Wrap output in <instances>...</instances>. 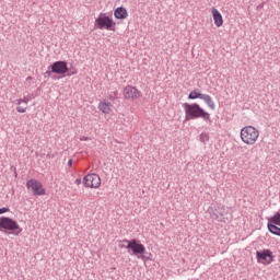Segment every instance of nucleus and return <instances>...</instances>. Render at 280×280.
<instances>
[{"label": "nucleus", "mask_w": 280, "mask_h": 280, "mask_svg": "<svg viewBox=\"0 0 280 280\" xmlns=\"http://www.w3.org/2000/svg\"><path fill=\"white\" fill-rule=\"evenodd\" d=\"M114 95L117 97V92H115Z\"/></svg>", "instance_id": "c756f323"}, {"label": "nucleus", "mask_w": 280, "mask_h": 280, "mask_svg": "<svg viewBox=\"0 0 280 280\" xmlns=\"http://www.w3.org/2000/svg\"><path fill=\"white\" fill-rule=\"evenodd\" d=\"M212 15L214 25H217L218 27H222V25L224 24V20L222 19V14L220 13V11H218V9H212Z\"/></svg>", "instance_id": "9b49d317"}, {"label": "nucleus", "mask_w": 280, "mask_h": 280, "mask_svg": "<svg viewBox=\"0 0 280 280\" xmlns=\"http://www.w3.org/2000/svg\"><path fill=\"white\" fill-rule=\"evenodd\" d=\"M269 222H271V224L280 226V212H276L275 215L269 219Z\"/></svg>", "instance_id": "f3484780"}, {"label": "nucleus", "mask_w": 280, "mask_h": 280, "mask_svg": "<svg viewBox=\"0 0 280 280\" xmlns=\"http://www.w3.org/2000/svg\"><path fill=\"white\" fill-rule=\"evenodd\" d=\"M81 141H89V137H82Z\"/></svg>", "instance_id": "cd10ccee"}, {"label": "nucleus", "mask_w": 280, "mask_h": 280, "mask_svg": "<svg viewBox=\"0 0 280 280\" xmlns=\"http://www.w3.org/2000/svg\"><path fill=\"white\" fill-rule=\"evenodd\" d=\"M124 95L126 100H139V97H141V92L136 88L128 85L124 89Z\"/></svg>", "instance_id": "9d476101"}, {"label": "nucleus", "mask_w": 280, "mask_h": 280, "mask_svg": "<svg viewBox=\"0 0 280 280\" xmlns=\"http://www.w3.org/2000/svg\"><path fill=\"white\" fill-rule=\"evenodd\" d=\"M95 27H97V30H110L114 32L115 23L106 13H101L95 20Z\"/></svg>", "instance_id": "39448f33"}, {"label": "nucleus", "mask_w": 280, "mask_h": 280, "mask_svg": "<svg viewBox=\"0 0 280 280\" xmlns=\"http://www.w3.org/2000/svg\"><path fill=\"white\" fill-rule=\"evenodd\" d=\"M240 137L245 145H255L259 139V130L253 126H245L241 129Z\"/></svg>", "instance_id": "f03ea898"}, {"label": "nucleus", "mask_w": 280, "mask_h": 280, "mask_svg": "<svg viewBox=\"0 0 280 280\" xmlns=\"http://www.w3.org/2000/svg\"><path fill=\"white\" fill-rule=\"evenodd\" d=\"M183 108L185 110L186 115V121H189L191 119H203V121H207L208 124H211V114L207 113L200 105L198 104H189L184 103Z\"/></svg>", "instance_id": "f257e3e1"}, {"label": "nucleus", "mask_w": 280, "mask_h": 280, "mask_svg": "<svg viewBox=\"0 0 280 280\" xmlns=\"http://www.w3.org/2000/svg\"><path fill=\"white\" fill-rule=\"evenodd\" d=\"M267 228L270 233H272L273 235H278V237H280V228L277 226V224L268 223Z\"/></svg>", "instance_id": "2eb2a0df"}, {"label": "nucleus", "mask_w": 280, "mask_h": 280, "mask_svg": "<svg viewBox=\"0 0 280 280\" xmlns=\"http://www.w3.org/2000/svg\"><path fill=\"white\" fill-rule=\"evenodd\" d=\"M68 165H69V167H71V165H73V160H69Z\"/></svg>", "instance_id": "bb28decb"}, {"label": "nucleus", "mask_w": 280, "mask_h": 280, "mask_svg": "<svg viewBox=\"0 0 280 280\" xmlns=\"http://www.w3.org/2000/svg\"><path fill=\"white\" fill-rule=\"evenodd\" d=\"M205 94L198 93L196 90L191 91L188 95V100H202Z\"/></svg>", "instance_id": "dca6fc26"}, {"label": "nucleus", "mask_w": 280, "mask_h": 280, "mask_svg": "<svg viewBox=\"0 0 280 280\" xmlns=\"http://www.w3.org/2000/svg\"><path fill=\"white\" fill-rule=\"evenodd\" d=\"M78 73V71H71L70 73H68V75H75Z\"/></svg>", "instance_id": "393cba45"}, {"label": "nucleus", "mask_w": 280, "mask_h": 280, "mask_svg": "<svg viewBox=\"0 0 280 280\" xmlns=\"http://www.w3.org/2000/svg\"><path fill=\"white\" fill-rule=\"evenodd\" d=\"M16 104L20 106V104H23V98H20L16 101Z\"/></svg>", "instance_id": "a878e982"}, {"label": "nucleus", "mask_w": 280, "mask_h": 280, "mask_svg": "<svg viewBox=\"0 0 280 280\" xmlns=\"http://www.w3.org/2000/svg\"><path fill=\"white\" fill-rule=\"evenodd\" d=\"M264 3H260L258 7H257V10H260L261 8H264Z\"/></svg>", "instance_id": "c85d7f7f"}, {"label": "nucleus", "mask_w": 280, "mask_h": 280, "mask_svg": "<svg viewBox=\"0 0 280 280\" xmlns=\"http://www.w3.org/2000/svg\"><path fill=\"white\" fill-rule=\"evenodd\" d=\"M9 209L8 208H0V215L2 213H8Z\"/></svg>", "instance_id": "4be33fe9"}, {"label": "nucleus", "mask_w": 280, "mask_h": 280, "mask_svg": "<svg viewBox=\"0 0 280 280\" xmlns=\"http://www.w3.org/2000/svg\"><path fill=\"white\" fill-rule=\"evenodd\" d=\"M199 139L201 143H207L209 141V133H201Z\"/></svg>", "instance_id": "a211bd4d"}, {"label": "nucleus", "mask_w": 280, "mask_h": 280, "mask_svg": "<svg viewBox=\"0 0 280 280\" xmlns=\"http://www.w3.org/2000/svg\"><path fill=\"white\" fill-rule=\"evenodd\" d=\"M98 110H102L104 113V115H108L110 113V103H108L106 101H102L98 104Z\"/></svg>", "instance_id": "4468645a"}, {"label": "nucleus", "mask_w": 280, "mask_h": 280, "mask_svg": "<svg viewBox=\"0 0 280 280\" xmlns=\"http://www.w3.org/2000/svg\"><path fill=\"white\" fill-rule=\"evenodd\" d=\"M125 244H127L126 248L128 249L129 254L136 255L138 259H145V246L141 243H139L137 240H124Z\"/></svg>", "instance_id": "7ed1b4c3"}, {"label": "nucleus", "mask_w": 280, "mask_h": 280, "mask_svg": "<svg viewBox=\"0 0 280 280\" xmlns=\"http://www.w3.org/2000/svg\"><path fill=\"white\" fill-rule=\"evenodd\" d=\"M49 69H52V73L57 75H65V73H69V67L67 66V61H55Z\"/></svg>", "instance_id": "6e6552de"}, {"label": "nucleus", "mask_w": 280, "mask_h": 280, "mask_svg": "<svg viewBox=\"0 0 280 280\" xmlns=\"http://www.w3.org/2000/svg\"><path fill=\"white\" fill-rule=\"evenodd\" d=\"M12 231L13 235H21L23 233V229L16 221L10 219L8 217L0 218V231Z\"/></svg>", "instance_id": "20e7f679"}, {"label": "nucleus", "mask_w": 280, "mask_h": 280, "mask_svg": "<svg viewBox=\"0 0 280 280\" xmlns=\"http://www.w3.org/2000/svg\"><path fill=\"white\" fill-rule=\"evenodd\" d=\"M26 187L32 191L33 196H45V188L38 179H30L26 182Z\"/></svg>", "instance_id": "423d86ee"}, {"label": "nucleus", "mask_w": 280, "mask_h": 280, "mask_svg": "<svg viewBox=\"0 0 280 280\" xmlns=\"http://www.w3.org/2000/svg\"><path fill=\"white\" fill-rule=\"evenodd\" d=\"M256 257L259 264H272V252L270 249L257 252Z\"/></svg>", "instance_id": "1a4fd4ad"}, {"label": "nucleus", "mask_w": 280, "mask_h": 280, "mask_svg": "<svg viewBox=\"0 0 280 280\" xmlns=\"http://www.w3.org/2000/svg\"><path fill=\"white\" fill-rule=\"evenodd\" d=\"M22 102H23L24 104H28L30 98H28L27 96H25L24 98H22Z\"/></svg>", "instance_id": "5701e85b"}, {"label": "nucleus", "mask_w": 280, "mask_h": 280, "mask_svg": "<svg viewBox=\"0 0 280 280\" xmlns=\"http://www.w3.org/2000/svg\"><path fill=\"white\" fill-rule=\"evenodd\" d=\"M211 218H212V220H220V215H218V213H215V212H213L211 214Z\"/></svg>", "instance_id": "412c9836"}, {"label": "nucleus", "mask_w": 280, "mask_h": 280, "mask_svg": "<svg viewBox=\"0 0 280 280\" xmlns=\"http://www.w3.org/2000/svg\"><path fill=\"white\" fill-rule=\"evenodd\" d=\"M74 183H75V185H82V179L81 178H77Z\"/></svg>", "instance_id": "b1692460"}, {"label": "nucleus", "mask_w": 280, "mask_h": 280, "mask_svg": "<svg viewBox=\"0 0 280 280\" xmlns=\"http://www.w3.org/2000/svg\"><path fill=\"white\" fill-rule=\"evenodd\" d=\"M83 184H84V187L97 189L100 185H102V179L100 178V175L92 173L84 176Z\"/></svg>", "instance_id": "0eeeda50"}, {"label": "nucleus", "mask_w": 280, "mask_h": 280, "mask_svg": "<svg viewBox=\"0 0 280 280\" xmlns=\"http://www.w3.org/2000/svg\"><path fill=\"white\" fill-rule=\"evenodd\" d=\"M201 100L207 104L210 110H215V102H213V98L210 95L203 94Z\"/></svg>", "instance_id": "ddd939ff"}, {"label": "nucleus", "mask_w": 280, "mask_h": 280, "mask_svg": "<svg viewBox=\"0 0 280 280\" xmlns=\"http://www.w3.org/2000/svg\"><path fill=\"white\" fill-rule=\"evenodd\" d=\"M51 73H54L52 69L48 68V70L44 73V78H51Z\"/></svg>", "instance_id": "6ab92c4d"}, {"label": "nucleus", "mask_w": 280, "mask_h": 280, "mask_svg": "<svg viewBox=\"0 0 280 280\" xmlns=\"http://www.w3.org/2000/svg\"><path fill=\"white\" fill-rule=\"evenodd\" d=\"M115 19L124 20L128 18V11L124 7H118L114 11Z\"/></svg>", "instance_id": "f8f14e48"}, {"label": "nucleus", "mask_w": 280, "mask_h": 280, "mask_svg": "<svg viewBox=\"0 0 280 280\" xmlns=\"http://www.w3.org/2000/svg\"><path fill=\"white\" fill-rule=\"evenodd\" d=\"M16 110H18V113H25V110H27V107L18 106Z\"/></svg>", "instance_id": "aec40b11"}]
</instances>
